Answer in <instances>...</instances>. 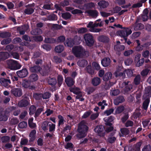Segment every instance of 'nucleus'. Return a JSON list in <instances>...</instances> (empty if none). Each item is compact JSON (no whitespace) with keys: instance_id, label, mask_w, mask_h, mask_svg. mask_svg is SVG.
Wrapping results in <instances>:
<instances>
[{"instance_id":"obj_1","label":"nucleus","mask_w":151,"mask_h":151,"mask_svg":"<svg viewBox=\"0 0 151 151\" xmlns=\"http://www.w3.org/2000/svg\"><path fill=\"white\" fill-rule=\"evenodd\" d=\"M72 51L74 55L77 58L87 57L89 55L88 52L80 45L73 47Z\"/></svg>"},{"instance_id":"obj_2","label":"nucleus","mask_w":151,"mask_h":151,"mask_svg":"<svg viewBox=\"0 0 151 151\" xmlns=\"http://www.w3.org/2000/svg\"><path fill=\"white\" fill-rule=\"evenodd\" d=\"M88 129L86 122L84 121H81L79 124L78 130L79 133L77 135V137L81 138L85 137Z\"/></svg>"},{"instance_id":"obj_3","label":"nucleus","mask_w":151,"mask_h":151,"mask_svg":"<svg viewBox=\"0 0 151 151\" xmlns=\"http://www.w3.org/2000/svg\"><path fill=\"white\" fill-rule=\"evenodd\" d=\"M132 33L131 29L129 28H125L124 29L120 30L117 32V34L120 36L124 38L126 41L127 38H126Z\"/></svg>"},{"instance_id":"obj_4","label":"nucleus","mask_w":151,"mask_h":151,"mask_svg":"<svg viewBox=\"0 0 151 151\" xmlns=\"http://www.w3.org/2000/svg\"><path fill=\"white\" fill-rule=\"evenodd\" d=\"M99 26V24L95 22L94 24L92 22H90L87 26V27L89 28V31L91 32H100L101 29H100L96 28V27H97Z\"/></svg>"},{"instance_id":"obj_5","label":"nucleus","mask_w":151,"mask_h":151,"mask_svg":"<svg viewBox=\"0 0 151 151\" xmlns=\"http://www.w3.org/2000/svg\"><path fill=\"white\" fill-rule=\"evenodd\" d=\"M84 38L86 43L88 46H91L94 42L93 36L91 34H85L84 36Z\"/></svg>"},{"instance_id":"obj_6","label":"nucleus","mask_w":151,"mask_h":151,"mask_svg":"<svg viewBox=\"0 0 151 151\" xmlns=\"http://www.w3.org/2000/svg\"><path fill=\"white\" fill-rule=\"evenodd\" d=\"M70 92L77 95L76 96V99H79L80 97H82L84 95V94L81 91L80 89L76 87L70 88Z\"/></svg>"},{"instance_id":"obj_7","label":"nucleus","mask_w":151,"mask_h":151,"mask_svg":"<svg viewBox=\"0 0 151 151\" xmlns=\"http://www.w3.org/2000/svg\"><path fill=\"white\" fill-rule=\"evenodd\" d=\"M104 127L102 125L97 126L94 129L95 132L99 136L103 137L105 135Z\"/></svg>"},{"instance_id":"obj_8","label":"nucleus","mask_w":151,"mask_h":151,"mask_svg":"<svg viewBox=\"0 0 151 151\" xmlns=\"http://www.w3.org/2000/svg\"><path fill=\"white\" fill-rule=\"evenodd\" d=\"M11 93L16 97H19L22 94V91L21 89L19 88H14L11 90Z\"/></svg>"},{"instance_id":"obj_9","label":"nucleus","mask_w":151,"mask_h":151,"mask_svg":"<svg viewBox=\"0 0 151 151\" xmlns=\"http://www.w3.org/2000/svg\"><path fill=\"white\" fill-rule=\"evenodd\" d=\"M28 73L27 70L24 68L22 70L17 71V74L18 76L21 78H23L26 77L28 74Z\"/></svg>"},{"instance_id":"obj_10","label":"nucleus","mask_w":151,"mask_h":151,"mask_svg":"<svg viewBox=\"0 0 151 151\" xmlns=\"http://www.w3.org/2000/svg\"><path fill=\"white\" fill-rule=\"evenodd\" d=\"M143 96L144 99H150L151 97V87L150 86H147L145 88V92Z\"/></svg>"},{"instance_id":"obj_11","label":"nucleus","mask_w":151,"mask_h":151,"mask_svg":"<svg viewBox=\"0 0 151 151\" xmlns=\"http://www.w3.org/2000/svg\"><path fill=\"white\" fill-rule=\"evenodd\" d=\"M122 68H119L117 69L114 72V74L116 77H122V78H124L125 76L124 72L121 70Z\"/></svg>"},{"instance_id":"obj_12","label":"nucleus","mask_w":151,"mask_h":151,"mask_svg":"<svg viewBox=\"0 0 151 151\" xmlns=\"http://www.w3.org/2000/svg\"><path fill=\"white\" fill-rule=\"evenodd\" d=\"M129 82L127 81L123 83H122L123 85L125 86L124 93H126L131 91V89H132V85L131 84H129Z\"/></svg>"},{"instance_id":"obj_13","label":"nucleus","mask_w":151,"mask_h":151,"mask_svg":"<svg viewBox=\"0 0 151 151\" xmlns=\"http://www.w3.org/2000/svg\"><path fill=\"white\" fill-rule=\"evenodd\" d=\"M65 81L68 86L70 87L73 86L74 83V79L70 77H68L65 78Z\"/></svg>"},{"instance_id":"obj_14","label":"nucleus","mask_w":151,"mask_h":151,"mask_svg":"<svg viewBox=\"0 0 151 151\" xmlns=\"http://www.w3.org/2000/svg\"><path fill=\"white\" fill-rule=\"evenodd\" d=\"M133 27L135 30L142 29L144 28V26L142 24L138 23L137 20L136 23L133 25Z\"/></svg>"},{"instance_id":"obj_15","label":"nucleus","mask_w":151,"mask_h":151,"mask_svg":"<svg viewBox=\"0 0 151 151\" xmlns=\"http://www.w3.org/2000/svg\"><path fill=\"white\" fill-rule=\"evenodd\" d=\"M78 65L81 67H84L88 64V61L85 59H80L77 62Z\"/></svg>"},{"instance_id":"obj_16","label":"nucleus","mask_w":151,"mask_h":151,"mask_svg":"<svg viewBox=\"0 0 151 151\" xmlns=\"http://www.w3.org/2000/svg\"><path fill=\"white\" fill-rule=\"evenodd\" d=\"M1 83L3 86L6 87H8V84L11 83L10 80L5 79L4 78H1L0 80Z\"/></svg>"},{"instance_id":"obj_17","label":"nucleus","mask_w":151,"mask_h":151,"mask_svg":"<svg viewBox=\"0 0 151 151\" xmlns=\"http://www.w3.org/2000/svg\"><path fill=\"white\" fill-rule=\"evenodd\" d=\"M101 63L103 66H108L110 64V59L109 58H105L101 61Z\"/></svg>"},{"instance_id":"obj_18","label":"nucleus","mask_w":151,"mask_h":151,"mask_svg":"<svg viewBox=\"0 0 151 151\" xmlns=\"http://www.w3.org/2000/svg\"><path fill=\"white\" fill-rule=\"evenodd\" d=\"M124 99L123 96H119L114 99V103L115 105H117L119 103H122L124 102Z\"/></svg>"},{"instance_id":"obj_19","label":"nucleus","mask_w":151,"mask_h":151,"mask_svg":"<svg viewBox=\"0 0 151 151\" xmlns=\"http://www.w3.org/2000/svg\"><path fill=\"white\" fill-rule=\"evenodd\" d=\"M98 40L99 41L104 43L107 42L109 41V38L108 37L104 36L99 37Z\"/></svg>"},{"instance_id":"obj_20","label":"nucleus","mask_w":151,"mask_h":151,"mask_svg":"<svg viewBox=\"0 0 151 151\" xmlns=\"http://www.w3.org/2000/svg\"><path fill=\"white\" fill-rule=\"evenodd\" d=\"M114 117L112 116H110L108 118H105L104 119L105 122V124L106 125L111 126V122H112L114 119Z\"/></svg>"},{"instance_id":"obj_21","label":"nucleus","mask_w":151,"mask_h":151,"mask_svg":"<svg viewBox=\"0 0 151 151\" xmlns=\"http://www.w3.org/2000/svg\"><path fill=\"white\" fill-rule=\"evenodd\" d=\"M120 131L121 133L119 134L120 137H124L129 134V130L126 128H123L121 129Z\"/></svg>"},{"instance_id":"obj_22","label":"nucleus","mask_w":151,"mask_h":151,"mask_svg":"<svg viewBox=\"0 0 151 151\" xmlns=\"http://www.w3.org/2000/svg\"><path fill=\"white\" fill-rule=\"evenodd\" d=\"M98 4L100 8H105L107 7L109 5V3L105 1H100Z\"/></svg>"},{"instance_id":"obj_23","label":"nucleus","mask_w":151,"mask_h":151,"mask_svg":"<svg viewBox=\"0 0 151 151\" xmlns=\"http://www.w3.org/2000/svg\"><path fill=\"white\" fill-rule=\"evenodd\" d=\"M36 133V131L35 129L31 131L29 135L30 141L32 142L35 140V139Z\"/></svg>"},{"instance_id":"obj_24","label":"nucleus","mask_w":151,"mask_h":151,"mask_svg":"<svg viewBox=\"0 0 151 151\" xmlns=\"http://www.w3.org/2000/svg\"><path fill=\"white\" fill-rule=\"evenodd\" d=\"M112 74L110 72H108L105 73L103 77V80L105 81H107L111 79Z\"/></svg>"},{"instance_id":"obj_25","label":"nucleus","mask_w":151,"mask_h":151,"mask_svg":"<svg viewBox=\"0 0 151 151\" xmlns=\"http://www.w3.org/2000/svg\"><path fill=\"white\" fill-rule=\"evenodd\" d=\"M9 55L8 52H0V60H4L9 58Z\"/></svg>"},{"instance_id":"obj_26","label":"nucleus","mask_w":151,"mask_h":151,"mask_svg":"<svg viewBox=\"0 0 151 151\" xmlns=\"http://www.w3.org/2000/svg\"><path fill=\"white\" fill-rule=\"evenodd\" d=\"M38 76L36 74H33L29 77V80L31 82H34L38 80Z\"/></svg>"},{"instance_id":"obj_27","label":"nucleus","mask_w":151,"mask_h":151,"mask_svg":"<svg viewBox=\"0 0 151 151\" xmlns=\"http://www.w3.org/2000/svg\"><path fill=\"white\" fill-rule=\"evenodd\" d=\"M101 82L100 78H99L96 77L94 78L92 81V84L94 86H97Z\"/></svg>"},{"instance_id":"obj_28","label":"nucleus","mask_w":151,"mask_h":151,"mask_svg":"<svg viewBox=\"0 0 151 151\" xmlns=\"http://www.w3.org/2000/svg\"><path fill=\"white\" fill-rule=\"evenodd\" d=\"M64 44L65 46L71 47L74 45L73 40L71 39H67L64 43Z\"/></svg>"},{"instance_id":"obj_29","label":"nucleus","mask_w":151,"mask_h":151,"mask_svg":"<svg viewBox=\"0 0 151 151\" xmlns=\"http://www.w3.org/2000/svg\"><path fill=\"white\" fill-rule=\"evenodd\" d=\"M29 104L28 101L25 100H23L20 101L18 104L19 106L25 107L27 106Z\"/></svg>"},{"instance_id":"obj_30","label":"nucleus","mask_w":151,"mask_h":151,"mask_svg":"<svg viewBox=\"0 0 151 151\" xmlns=\"http://www.w3.org/2000/svg\"><path fill=\"white\" fill-rule=\"evenodd\" d=\"M64 49V47L63 45H59L56 47L55 48V51L57 52L60 53Z\"/></svg>"},{"instance_id":"obj_31","label":"nucleus","mask_w":151,"mask_h":151,"mask_svg":"<svg viewBox=\"0 0 151 151\" xmlns=\"http://www.w3.org/2000/svg\"><path fill=\"white\" fill-rule=\"evenodd\" d=\"M15 60H9L6 61V63L8 65V67L12 69L13 66L14 64Z\"/></svg>"},{"instance_id":"obj_32","label":"nucleus","mask_w":151,"mask_h":151,"mask_svg":"<svg viewBox=\"0 0 151 151\" xmlns=\"http://www.w3.org/2000/svg\"><path fill=\"white\" fill-rule=\"evenodd\" d=\"M143 14L142 16L143 21L147 20L148 19V10L147 9H144L143 12Z\"/></svg>"},{"instance_id":"obj_33","label":"nucleus","mask_w":151,"mask_h":151,"mask_svg":"<svg viewBox=\"0 0 151 151\" xmlns=\"http://www.w3.org/2000/svg\"><path fill=\"white\" fill-rule=\"evenodd\" d=\"M114 49L117 51H121L124 50L125 47L124 45H117L114 46Z\"/></svg>"},{"instance_id":"obj_34","label":"nucleus","mask_w":151,"mask_h":151,"mask_svg":"<svg viewBox=\"0 0 151 151\" xmlns=\"http://www.w3.org/2000/svg\"><path fill=\"white\" fill-rule=\"evenodd\" d=\"M145 99H146L143 103V109L146 111L147 109L150 100L149 98Z\"/></svg>"},{"instance_id":"obj_35","label":"nucleus","mask_w":151,"mask_h":151,"mask_svg":"<svg viewBox=\"0 0 151 151\" xmlns=\"http://www.w3.org/2000/svg\"><path fill=\"white\" fill-rule=\"evenodd\" d=\"M89 15L93 17H96L97 16L98 12L96 11L89 10L87 12Z\"/></svg>"},{"instance_id":"obj_36","label":"nucleus","mask_w":151,"mask_h":151,"mask_svg":"<svg viewBox=\"0 0 151 151\" xmlns=\"http://www.w3.org/2000/svg\"><path fill=\"white\" fill-rule=\"evenodd\" d=\"M40 70V68L38 66H35L30 68V70L32 72H37Z\"/></svg>"},{"instance_id":"obj_37","label":"nucleus","mask_w":151,"mask_h":151,"mask_svg":"<svg viewBox=\"0 0 151 151\" xmlns=\"http://www.w3.org/2000/svg\"><path fill=\"white\" fill-rule=\"evenodd\" d=\"M33 118H31L29 119L28 121V124L29 127L32 128H34L36 127L35 123L33 122Z\"/></svg>"},{"instance_id":"obj_38","label":"nucleus","mask_w":151,"mask_h":151,"mask_svg":"<svg viewBox=\"0 0 151 151\" xmlns=\"http://www.w3.org/2000/svg\"><path fill=\"white\" fill-rule=\"evenodd\" d=\"M22 66L17 62L16 61H15L14 64L12 67V70H17L20 69Z\"/></svg>"},{"instance_id":"obj_39","label":"nucleus","mask_w":151,"mask_h":151,"mask_svg":"<svg viewBox=\"0 0 151 151\" xmlns=\"http://www.w3.org/2000/svg\"><path fill=\"white\" fill-rule=\"evenodd\" d=\"M42 33L41 29H36L32 30L31 33L33 35H37L41 34Z\"/></svg>"},{"instance_id":"obj_40","label":"nucleus","mask_w":151,"mask_h":151,"mask_svg":"<svg viewBox=\"0 0 151 151\" xmlns=\"http://www.w3.org/2000/svg\"><path fill=\"white\" fill-rule=\"evenodd\" d=\"M34 9L33 7H29L26 9L24 10V13L27 14H30L33 13Z\"/></svg>"},{"instance_id":"obj_41","label":"nucleus","mask_w":151,"mask_h":151,"mask_svg":"<svg viewBox=\"0 0 151 151\" xmlns=\"http://www.w3.org/2000/svg\"><path fill=\"white\" fill-rule=\"evenodd\" d=\"M124 73L125 74V73H126L127 76L129 77L132 76L133 74V72L131 70L129 69L124 70Z\"/></svg>"},{"instance_id":"obj_42","label":"nucleus","mask_w":151,"mask_h":151,"mask_svg":"<svg viewBox=\"0 0 151 151\" xmlns=\"http://www.w3.org/2000/svg\"><path fill=\"white\" fill-rule=\"evenodd\" d=\"M58 118L59 120L58 122L59 125L63 124L64 122H65V120L63 117L60 115H59L58 116Z\"/></svg>"},{"instance_id":"obj_43","label":"nucleus","mask_w":151,"mask_h":151,"mask_svg":"<svg viewBox=\"0 0 151 151\" xmlns=\"http://www.w3.org/2000/svg\"><path fill=\"white\" fill-rule=\"evenodd\" d=\"M22 86L23 87L25 88H30V83L27 81H24L23 82Z\"/></svg>"},{"instance_id":"obj_44","label":"nucleus","mask_w":151,"mask_h":151,"mask_svg":"<svg viewBox=\"0 0 151 151\" xmlns=\"http://www.w3.org/2000/svg\"><path fill=\"white\" fill-rule=\"evenodd\" d=\"M45 41L47 43H53L55 42L56 40L54 38H45Z\"/></svg>"},{"instance_id":"obj_45","label":"nucleus","mask_w":151,"mask_h":151,"mask_svg":"<svg viewBox=\"0 0 151 151\" xmlns=\"http://www.w3.org/2000/svg\"><path fill=\"white\" fill-rule=\"evenodd\" d=\"M27 126V123L25 122H20L18 125L19 127L21 129L26 128Z\"/></svg>"},{"instance_id":"obj_46","label":"nucleus","mask_w":151,"mask_h":151,"mask_svg":"<svg viewBox=\"0 0 151 151\" xmlns=\"http://www.w3.org/2000/svg\"><path fill=\"white\" fill-rule=\"evenodd\" d=\"M98 105L99 106H101V109H104V108L105 106H107V104L106 103V101L105 100H103L102 102H99Z\"/></svg>"},{"instance_id":"obj_47","label":"nucleus","mask_w":151,"mask_h":151,"mask_svg":"<svg viewBox=\"0 0 151 151\" xmlns=\"http://www.w3.org/2000/svg\"><path fill=\"white\" fill-rule=\"evenodd\" d=\"M1 140L2 143H6L9 141L10 137L8 136L2 137L1 138Z\"/></svg>"},{"instance_id":"obj_48","label":"nucleus","mask_w":151,"mask_h":151,"mask_svg":"<svg viewBox=\"0 0 151 151\" xmlns=\"http://www.w3.org/2000/svg\"><path fill=\"white\" fill-rule=\"evenodd\" d=\"M140 80V76L139 75H137L135 77L134 80V82L135 84L138 85L139 83Z\"/></svg>"},{"instance_id":"obj_49","label":"nucleus","mask_w":151,"mask_h":151,"mask_svg":"<svg viewBox=\"0 0 151 151\" xmlns=\"http://www.w3.org/2000/svg\"><path fill=\"white\" fill-rule=\"evenodd\" d=\"M124 107L123 106H119L116 109V114H119L124 111Z\"/></svg>"},{"instance_id":"obj_50","label":"nucleus","mask_w":151,"mask_h":151,"mask_svg":"<svg viewBox=\"0 0 151 151\" xmlns=\"http://www.w3.org/2000/svg\"><path fill=\"white\" fill-rule=\"evenodd\" d=\"M10 36V34L9 32H5L0 33V37L2 38L8 37Z\"/></svg>"},{"instance_id":"obj_51","label":"nucleus","mask_w":151,"mask_h":151,"mask_svg":"<svg viewBox=\"0 0 151 151\" xmlns=\"http://www.w3.org/2000/svg\"><path fill=\"white\" fill-rule=\"evenodd\" d=\"M29 28L28 25H24L22 27V29L24 30L20 31V34L21 35H23L24 33V32L27 30Z\"/></svg>"},{"instance_id":"obj_52","label":"nucleus","mask_w":151,"mask_h":151,"mask_svg":"<svg viewBox=\"0 0 151 151\" xmlns=\"http://www.w3.org/2000/svg\"><path fill=\"white\" fill-rule=\"evenodd\" d=\"M119 91L118 89H116L111 91L110 93L111 96H115L119 94Z\"/></svg>"},{"instance_id":"obj_53","label":"nucleus","mask_w":151,"mask_h":151,"mask_svg":"<svg viewBox=\"0 0 151 151\" xmlns=\"http://www.w3.org/2000/svg\"><path fill=\"white\" fill-rule=\"evenodd\" d=\"M133 52V50H132L130 49L125 51L124 53V55L125 56H127L132 54Z\"/></svg>"},{"instance_id":"obj_54","label":"nucleus","mask_w":151,"mask_h":151,"mask_svg":"<svg viewBox=\"0 0 151 151\" xmlns=\"http://www.w3.org/2000/svg\"><path fill=\"white\" fill-rule=\"evenodd\" d=\"M56 83V80L55 78H51L49 79L48 81L49 84L52 85H55Z\"/></svg>"},{"instance_id":"obj_55","label":"nucleus","mask_w":151,"mask_h":151,"mask_svg":"<svg viewBox=\"0 0 151 151\" xmlns=\"http://www.w3.org/2000/svg\"><path fill=\"white\" fill-rule=\"evenodd\" d=\"M62 16L63 18L66 19L70 18L71 17V15L69 13H65L62 14Z\"/></svg>"},{"instance_id":"obj_56","label":"nucleus","mask_w":151,"mask_h":151,"mask_svg":"<svg viewBox=\"0 0 151 151\" xmlns=\"http://www.w3.org/2000/svg\"><path fill=\"white\" fill-rule=\"evenodd\" d=\"M141 143L139 142L137 143L134 148V150L135 151H140V147L141 145Z\"/></svg>"},{"instance_id":"obj_57","label":"nucleus","mask_w":151,"mask_h":151,"mask_svg":"<svg viewBox=\"0 0 151 151\" xmlns=\"http://www.w3.org/2000/svg\"><path fill=\"white\" fill-rule=\"evenodd\" d=\"M150 70L148 69H146L142 70L141 74L143 76H146L148 74Z\"/></svg>"},{"instance_id":"obj_58","label":"nucleus","mask_w":151,"mask_h":151,"mask_svg":"<svg viewBox=\"0 0 151 151\" xmlns=\"http://www.w3.org/2000/svg\"><path fill=\"white\" fill-rule=\"evenodd\" d=\"M144 59L143 58H142L138 61L137 62V64H136V65L137 67H139L140 66H141L143 63L144 62Z\"/></svg>"},{"instance_id":"obj_59","label":"nucleus","mask_w":151,"mask_h":151,"mask_svg":"<svg viewBox=\"0 0 151 151\" xmlns=\"http://www.w3.org/2000/svg\"><path fill=\"white\" fill-rule=\"evenodd\" d=\"M36 108L35 106H31L29 108V114L30 115L33 114L35 112Z\"/></svg>"},{"instance_id":"obj_60","label":"nucleus","mask_w":151,"mask_h":151,"mask_svg":"<svg viewBox=\"0 0 151 151\" xmlns=\"http://www.w3.org/2000/svg\"><path fill=\"white\" fill-rule=\"evenodd\" d=\"M86 69L87 71L89 74H93L94 73L93 70L92 69L91 66L90 65L88 66L86 68Z\"/></svg>"},{"instance_id":"obj_61","label":"nucleus","mask_w":151,"mask_h":151,"mask_svg":"<svg viewBox=\"0 0 151 151\" xmlns=\"http://www.w3.org/2000/svg\"><path fill=\"white\" fill-rule=\"evenodd\" d=\"M88 30L86 28L82 27L80 28L78 30V32L80 33H83L87 32Z\"/></svg>"},{"instance_id":"obj_62","label":"nucleus","mask_w":151,"mask_h":151,"mask_svg":"<svg viewBox=\"0 0 151 151\" xmlns=\"http://www.w3.org/2000/svg\"><path fill=\"white\" fill-rule=\"evenodd\" d=\"M11 41V39L10 38H8L2 40L1 42V44L2 45L7 44L9 43Z\"/></svg>"},{"instance_id":"obj_63","label":"nucleus","mask_w":151,"mask_h":151,"mask_svg":"<svg viewBox=\"0 0 151 151\" xmlns=\"http://www.w3.org/2000/svg\"><path fill=\"white\" fill-rule=\"evenodd\" d=\"M48 123L47 121L44 122L42 125V129L44 130L47 129V126H48Z\"/></svg>"},{"instance_id":"obj_64","label":"nucleus","mask_w":151,"mask_h":151,"mask_svg":"<svg viewBox=\"0 0 151 151\" xmlns=\"http://www.w3.org/2000/svg\"><path fill=\"white\" fill-rule=\"evenodd\" d=\"M83 12L81 10L78 9H73V10H72L71 11V12L73 14H81Z\"/></svg>"}]
</instances>
